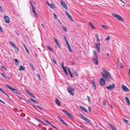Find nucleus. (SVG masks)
<instances>
[{
  "instance_id": "obj_17",
  "label": "nucleus",
  "mask_w": 130,
  "mask_h": 130,
  "mask_svg": "<svg viewBox=\"0 0 130 130\" xmlns=\"http://www.w3.org/2000/svg\"><path fill=\"white\" fill-rule=\"evenodd\" d=\"M46 47L49 50L51 51V52H54V51L48 45H46Z\"/></svg>"
},
{
  "instance_id": "obj_21",
  "label": "nucleus",
  "mask_w": 130,
  "mask_h": 130,
  "mask_svg": "<svg viewBox=\"0 0 130 130\" xmlns=\"http://www.w3.org/2000/svg\"><path fill=\"white\" fill-rule=\"evenodd\" d=\"M1 74L5 78H8L9 79H10V77H8L7 76L5 75L4 74L2 73H1Z\"/></svg>"
},
{
  "instance_id": "obj_48",
  "label": "nucleus",
  "mask_w": 130,
  "mask_h": 130,
  "mask_svg": "<svg viewBox=\"0 0 130 130\" xmlns=\"http://www.w3.org/2000/svg\"><path fill=\"white\" fill-rule=\"evenodd\" d=\"M25 49L26 50V51L27 52V53L28 54H30V53H29V50H28V49L27 48H25Z\"/></svg>"
},
{
  "instance_id": "obj_49",
  "label": "nucleus",
  "mask_w": 130,
  "mask_h": 130,
  "mask_svg": "<svg viewBox=\"0 0 130 130\" xmlns=\"http://www.w3.org/2000/svg\"><path fill=\"white\" fill-rule=\"evenodd\" d=\"M33 13L37 17L38 14L37 12H36V11H34L33 12Z\"/></svg>"
},
{
  "instance_id": "obj_19",
  "label": "nucleus",
  "mask_w": 130,
  "mask_h": 130,
  "mask_svg": "<svg viewBox=\"0 0 130 130\" xmlns=\"http://www.w3.org/2000/svg\"><path fill=\"white\" fill-rule=\"evenodd\" d=\"M62 68L63 69V71H64V73H65V74L66 75H68V74L67 72V69L66 68L64 67H63V68Z\"/></svg>"
},
{
  "instance_id": "obj_58",
  "label": "nucleus",
  "mask_w": 130,
  "mask_h": 130,
  "mask_svg": "<svg viewBox=\"0 0 130 130\" xmlns=\"http://www.w3.org/2000/svg\"><path fill=\"white\" fill-rule=\"evenodd\" d=\"M88 100L89 102L90 101V97L88 96H87Z\"/></svg>"
},
{
  "instance_id": "obj_15",
  "label": "nucleus",
  "mask_w": 130,
  "mask_h": 130,
  "mask_svg": "<svg viewBox=\"0 0 130 130\" xmlns=\"http://www.w3.org/2000/svg\"><path fill=\"white\" fill-rule=\"evenodd\" d=\"M89 24L92 29H95V27L94 26L91 22H89Z\"/></svg>"
},
{
  "instance_id": "obj_39",
  "label": "nucleus",
  "mask_w": 130,
  "mask_h": 130,
  "mask_svg": "<svg viewBox=\"0 0 130 130\" xmlns=\"http://www.w3.org/2000/svg\"><path fill=\"white\" fill-rule=\"evenodd\" d=\"M31 7H32V12H33L34 11H36V10H35V8L33 6Z\"/></svg>"
},
{
  "instance_id": "obj_11",
  "label": "nucleus",
  "mask_w": 130,
  "mask_h": 130,
  "mask_svg": "<svg viewBox=\"0 0 130 130\" xmlns=\"http://www.w3.org/2000/svg\"><path fill=\"white\" fill-rule=\"evenodd\" d=\"M98 58H93V61L94 63L96 65L98 64Z\"/></svg>"
},
{
  "instance_id": "obj_25",
  "label": "nucleus",
  "mask_w": 130,
  "mask_h": 130,
  "mask_svg": "<svg viewBox=\"0 0 130 130\" xmlns=\"http://www.w3.org/2000/svg\"><path fill=\"white\" fill-rule=\"evenodd\" d=\"M110 126L111 128L113 130H117L111 124H110Z\"/></svg>"
},
{
  "instance_id": "obj_12",
  "label": "nucleus",
  "mask_w": 130,
  "mask_h": 130,
  "mask_svg": "<svg viewBox=\"0 0 130 130\" xmlns=\"http://www.w3.org/2000/svg\"><path fill=\"white\" fill-rule=\"evenodd\" d=\"M104 73L108 76L109 77L111 78V79L113 80V78L108 73V72L105 69L104 70Z\"/></svg>"
},
{
  "instance_id": "obj_53",
  "label": "nucleus",
  "mask_w": 130,
  "mask_h": 130,
  "mask_svg": "<svg viewBox=\"0 0 130 130\" xmlns=\"http://www.w3.org/2000/svg\"><path fill=\"white\" fill-rule=\"evenodd\" d=\"M37 76L38 77V78L39 79V80H41V79L40 75L39 74H38L37 75Z\"/></svg>"
},
{
  "instance_id": "obj_63",
  "label": "nucleus",
  "mask_w": 130,
  "mask_h": 130,
  "mask_svg": "<svg viewBox=\"0 0 130 130\" xmlns=\"http://www.w3.org/2000/svg\"><path fill=\"white\" fill-rule=\"evenodd\" d=\"M75 74L76 76V77H78V75L77 74V72L76 71H75Z\"/></svg>"
},
{
  "instance_id": "obj_16",
  "label": "nucleus",
  "mask_w": 130,
  "mask_h": 130,
  "mask_svg": "<svg viewBox=\"0 0 130 130\" xmlns=\"http://www.w3.org/2000/svg\"><path fill=\"white\" fill-rule=\"evenodd\" d=\"M68 70L69 72V74L70 75V77L71 78H73V76L72 75V72L71 71L70 69L69 68H68Z\"/></svg>"
},
{
  "instance_id": "obj_23",
  "label": "nucleus",
  "mask_w": 130,
  "mask_h": 130,
  "mask_svg": "<svg viewBox=\"0 0 130 130\" xmlns=\"http://www.w3.org/2000/svg\"><path fill=\"white\" fill-rule=\"evenodd\" d=\"M56 103L59 106L60 105V101L58 99H56L55 101Z\"/></svg>"
},
{
  "instance_id": "obj_10",
  "label": "nucleus",
  "mask_w": 130,
  "mask_h": 130,
  "mask_svg": "<svg viewBox=\"0 0 130 130\" xmlns=\"http://www.w3.org/2000/svg\"><path fill=\"white\" fill-rule=\"evenodd\" d=\"M58 119L61 122L63 123L65 125L68 126V124L66 123L65 121L62 119H61L59 116L58 117Z\"/></svg>"
},
{
  "instance_id": "obj_50",
  "label": "nucleus",
  "mask_w": 130,
  "mask_h": 130,
  "mask_svg": "<svg viewBox=\"0 0 130 130\" xmlns=\"http://www.w3.org/2000/svg\"><path fill=\"white\" fill-rule=\"evenodd\" d=\"M22 43L25 49L26 48H27L25 44L23 43V42H22Z\"/></svg>"
},
{
  "instance_id": "obj_51",
  "label": "nucleus",
  "mask_w": 130,
  "mask_h": 130,
  "mask_svg": "<svg viewBox=\"0 0 130 130\" xmlns=\"http://www.w3.org/2000/svg\"><path fill=\"white\" fill-rule=\"evenodd\" d=\"M88 109L89 111L90 112L91 111V107L90 106H89L88 107Z\"/></svg>"
},
{
  "instance_id": "obj_41",
  "label": "nucleus",
  "mask_w": 130,
  "mask_h": 130,
  "mask_svg": "<svg viewBox=\"0 0 130 130\" xmlns=\"http://www.w3.org/2000/svg\"><path fill=\"white\" fill-rule=\"evenodd\" d=\"M25 91L27 94L30 95L31 94L30 92V91L29 90H25Z\"/></svg>"
},
{
  "instance_id": "obj_31",
  "label": "nucleus",
  "mask_w": 130,
  "mask_h": 130,
  "mask_svg": "<svg viewBox=\"0 0 130 130\" xmlns=\"http://www.w3.org/2000/svg\"><path fill=\"white\" fill-rule=\"evenodd\" d=\"M93 53L95 56V57L96 58H98L97 55L96 54V53L94 50H93Z\"/></svg>"
},
{
  "instance_id": "obj_34",
  "label": "nucleus",
  "mask_w": 130,
  "mask_h": 130,
  "mask_svg": "<svg viewBox=\"0 0 130 130\" xmlns=\"http://www.w3.org/2000/svg\"><path fill=\"white\" fill-rule=\"evenodd\" d=\"M47 123L51 125L52 124L48 120L45 119H43Z\"/></svg>"
},
{
  "instance_id": "obj_4",
  "label": "nucleus",
  "mask_w": 130,
  "mask_h": 130,
  "mask_svg": "<svg viewBox=\"0 0 130 130\" xmlns=\"http://www.w3.org/2000/svg\"><path fill=\"white\" fill-rule=\"evenodd\" d=\"M6 86L10 90L13 91L15 93H16L18 91L16 89L14 88H13L10 87L9 85L7 84L6 85Z\"/></svg>"
},
{
  "instance_id": "obj_45",
  "label": "nucleus",
  "mask_w": 130,
  "mask_h": 130,
  "mask_svg": "<svg viewBox=\"0 0 130 130\" xmlns=\"http://www.w3.org/2000/svg\"><path fill=\"white\" fill-rule=\"evenodd\" d=\"M30 100L31 101H32V102H34V103H35V102H36V101L34 100V99H32V98H30Z\"/></svg>"
},
{
  "instance_id": "obj_56",
  "label": "nucleus",
  "mask_w": 130,
  "mask_h": 130,
  "mask_svg": "<svg viewBox=\"0 0 130 130\" xmlns=\"http://www.w3.org/2000/svg\"><path fill=\"white\" fill-rule=\"evenodd\" d=\"M69 88L71 89L73 91H75L74 89V88H72L71 87H69Z\"/></svg>"
},
{
  "instance_id": "obj_8",
  "label": "nucleus",
  "mask_w": 130,
  "mask_h": 130,
  "mask_svg": "<svg viewBox=\"0 0 130 130\" xmlns=\"http://www.w3.org/2000/svg\"><path fill=\"white\" fill-rule=\"evenodd\" d=\"M5 22L7 23H10V20L9 17L6 15H4V16Z\"/></svg>"
},
{
  "instance_id": "obj_14",
  "label": "nucleus",
  "mask_w": 130,
  "mask_h": 130,
  "mask_svg": "<svg viewBox=\"0 0 130 130\" xmlns=\"http://www.w3.org/2000/svg\"><path fill=\"white\" fill-rule=\"evenodd\" d=\"M54 39L55 41V42L56 43L58 47H60V45L59 44V43H58V41H57V40L56 39V38H54Z\"/></svg>"
},
{
  "instance_id": "obj_20",
  "label": "nucleus",
  "mask_w": 130,
  "mask_h": 130,
  "mask_svg": "<svg viewBox=\"0 0 130 130\" xmlns=\"http://www.w3.org/2000/svg\"><path fill=\"white\" fill-rule=\"evenodd\" d=\"M66 45L68 47V48L69 49L70 52H72V51L71 50V47L69 43L67 44Z\"/></svg>"
},
{
  "instance_id": "obj_1",
  "label": "nucleus",
  "mask_w": 130,
  "mask_h": 130,
  "mask_svg": "<svg viewBox=\"0 0 130 130\" xmlns=\"http://www.w3.org/2000/svg\"><path fill=\"white\" fill-rule=\"evenodd\" d=\"M62 111L66 115H67L71 119L73 120L74 119L73 115L70 113L68 112L66 110L63 109L62 110Z\"/></svg>"
},
{
  "instance_id": "obj_36",
  "label": "nucleus",
  "mask_w": 130,
  "mask_h": 130,
  "mask_svg": "<svg viewBox=\"0 0 130 130\" xmlns=\"http://www.w3.org/2000/svg\"><path fill=\"white\" fill-rule=\"evenodd\" d=\"M110 39V37L109 36H108L105 39V40L107 41H108Z\"/></svg>"
},
{
  "instance_id": "obj_22",
  "label": "nucleus",
  "mask_w": 130,
  "mask_h": 130,
  "mask_svg": "<svg viewBox=\"0 0 130 130\" xmlns=\"http://www.w3.org/2000/svg\"><path fill=\"white\" fill-rule=\"evenodd\" d=\"M25 68L22 66H21L20 68L19 69V71H20L22 70H25Z\"/></svg>"
},
{
  "instance_id": "obj_33",
  "label": "nucleus",
  "mask_w": 130,
  "mask_h": 130,
  "mask_svg": "<svg viewBox=\"0 0 130 130\" xmlns=\"http://www.w3.org/2000/svg\"><path fill=\"white\" fill-rule=\"evenodd\" d=\"M123 121L125 122H126V123L127 124H128L129 122H128V121L127 120H126V119H125L124 118H123Z\"/></svg>"
},
{
  "instance_id": "obj_59",
  "label": "nucleus",
  "mask_w": 130,
  "mask_h": 130,
  "mask_svg": "<svg viewBox=\"0 0 130 130\" xmlns=\"http://www.w3.org/2000/svg\"><path fill=\"white\" fill-rule=\"evenodd\" d=\"M0 90L2 92L4 93L5 92L1 88H0Z\"/></svg>"
},
{
  "instance_id": "obj_2",
  "label": "nucleus",
  "mask_w": 130,
  "mask_h": 130,
  "mask_svg": "<svg viewBox=\"0 0 130 130\" xmlns=\"http://www.w3.org/2000/svg\"><path fill=\"white\" fill-rule=\"evenodd\" d=\"M112 15L114 17L117 18L118 20L123 22L124 20L119 15L115 13H112Z\"/></svg>"
},
{
  "instance_id": "obj_29",
  "label": "nucleus",
  "mask_w": 130,
  "mask_h": 130,
  "mask_svg": "<svg viewBox=\"0 0 130 130\" xmlns=\"http://www.w3.org/2000/svg\"><path fill=\"white\" fill-rule=\"evenodd\" d=\"M61 27L66 32H67V28L66 27H64L63 26H61Z\"/></svg>"
},
{
  "instance_id": "obj_43",
  "label": "nucleus",
  "mask_w": 130,
  "mask_h": 130,
  "mask_svg": "<svg viewBox=\"0 0 130 130\" xmlns=\"http://www.w3.org/2000/svg\"><path fill=\"white\" fill-rule=\"evenodd\" d=\"M85 121L86 122H87L89 123L90 124V122L89 121V120L87 119V118L85 120Z\"/></svg>"
},
{
  "instance_id": "obj_44",
  "label": "nucleus",
  "mask_w": 130,
  "mask_h": 130,
  "mask_svg": "<svg viewBox=\"0 0 130 130\" xmlns=\"http://www.w3.org/2000/svg\"><path fill=\"white\" fill-rule=\"evenodd\" d=\"M68 17H69V18L72 21H73L72 20V17L69 14V16H68Z\"/></svg>"
},
{
  "instance_id": "obj_35",
  "label": "nucleus",
  "mask_w": 130,
  "mask_h": 130,
  "mask_svg": "<svg viewBox=\"0 0 130 130\" xmlns=\"http://www.w3.org/2000/svg\"><path fill=\"white\" fill-rule=\"evenodd\" d=\"M79 108L83 111L84 110V109L85 108L84 107H83V106H80L79 107Z\"/></svg>"
},
{
  "instance_id": "obj_9",
  "label": "nucleus",
  "mask_w": 130,
  "mask_h": 130,
  "mask_svg": "<svg viewBox=\"0 0 130 130\" xmlns=\"http://www.w3.org/2000/svg\"><path fill=\"white\" fill-rule=\"evenodd\" d=\"M95 45L96 48L98 51V52L100 53V43H99L98 44L95 43Z\"/></svg>"
},
{
  "instance_id": "obj_52",
  "label": "nucleus",
  "mask_w": 130,
  "mask_h": 130,
  "mask_svg": "<svg viewBox=\"0 0 130 130\" xmlns=\"http://www.w3.org/2000/svg\"><path fill=\"white\" fill-rule=\"evenodd\" d=\"M92 85L94 86V87H95V86H96L95 84V83L93 81H92Z\"/></svg>"
},
{
  "instance_id": "obj_60",
  "label": "nucleus",
  "mask_w": 130,
  "mask_h": 130,
  "mask_svg": "<svg viewBox=\"0 0 130 130\" xmlns=\"http://www.w3.org/2000/svg\"><path fill=\"white\" fill-rule=\"evenodd\" d=\"M53 14L54 15V18H57V16L55 14V13H53Z\"/></svg>"
},
{
  "instance_id": "obj_32",
  "label": "nucleus",
  "mask_w": 130,
  "mask_h": 130,
  "mask_svg": "<svg viewBox=\"0 0 130 130\" xmlns=\"http://www.w3.org/2000/svg\"><path fill=\"white\" fill-rule=\"evenodd\" d=\"M117 63L118 66H119L120 65H121V63L119 62V60L118 58L117 59Z\"/></svg>"
},
{
  "instance_id": "obj_61",
  "label": "nucleus",
  "mask_w": 130,
  "mask_h": 130,
  "mask_svg": "<svg viewBox=\"0 0 130 130\" xmlns=\"http://www.w3.org/2000/svg\"><path fill=\"white\" fill-rule=\"evenodd\" d=\"M0 11L2 12L3 11L2 7L0 6Z\"/></svg>"
},
{
  "instance_id": "obj_30",
  "label": "nucleus",
  "mask_w": 130,
  "mask_h": 130,
  "mask_svg": "<svg viewBox=\"0 0 130 130\" xmlns=\"http://www.w3.org/2000/svg\"><path fill=\"white\" fill-rule=\"evenodd\" d=\"M9 43L12 46H13V47H14L15 48H16V47L15 45V44L13 43L12 42L10 41V42Z\"/></svg>"
},
{
  "instance_id": "obj_28",
  "label": "nucleus",
  "mask_w": 130,
  "mask_h": 130,
  "mask_svg": "<svg viewBox=\"0 0 130 130\" xmlns=\"http://www.w3.org/2000/svg\"><path fill=\"white\" fill-rule=\"evenodd\" d=\"M35 119L37 121H38V122H39L40 123H41L42 124H44V123L42 122V121L36 118H35Z\"/></svg>"
},
{
  "instance_id": "obj_7",
  "label": "nucleus",
  "mask_w": 130,
  "mask_h": 130,
  "mask_svg": "<svg viewBox=\"0 0 130 130\" xmlns=\"http://www.w3.org/2000/svg\"><path fill=\"white\" fill-rule=\"evenodd\" d=\"M106 87L108 90H111L112 89L115 88V85L114 84H113L112 85H110L109 86H107Z\"/></svg>"
},
{
  "instance_id": "obj_54",
  "label": "nucleus",
  "mask_w": 130,
  "mask_h": 130,
  "mask_svg": "<svg viewBox=\"0 0 130 130\" xmlns=\"http://www.w3.org/2000/svg\"><path fill=\"white\" fill-rule=\"evenodd\" d=\"M30 95L31 96H32V97H33L34 98H36V96L35 95H32V94H31Z\"/></svg>"
},
{
  "instance_id": "obj_57",
  "label": "nucleus",
  "mask_w": 130,
  "mask_h": 130,
  "mask_svg": "<svg viewBox=\"0 0 130 130\" xmlns=\"http://www.w3.org/2000/svg\"><path fill=\"white\" fill-rule=\"evenodd\" d=\"M52 61L54 62V63H55V64H57V63H56V61L54 59H53L52 60Z\"/></svg>"
},
{
  "instance_id": "obj_64",
  "label": "nucleus",
  "mask_w": 130,
  "mask_h": 130,
  "mask_svg": "<svg viewBox=\"0 0 130 130\" xmlns=\"http://www.w3.org/2000/svg\"><path fill=\"white\" fill-rule=\"evenodd\" d=\"M63 65H64L63 63H61V66L62 68H63V67H64Z\"/></svg>"
},
{
  "instance_id": "obj_40",
  "label": "nucleus",
  "mask_w": 130,
  "mask_h": 130,
  "mask_svg": "<svg viewBox=\"0 0 130 130\" xmlns=\"http://www.w3.org/2000/svg\"><path fill=\"white\" fill-rule=\"evenodd\" d=\"M31 7H32V12H33L34 11H36V10H35V8L33 6Z\"/></svg>"
},
{
  "instance_id": "obj_5",
  "label": "nucleus",
  "mask_w": 130,
  "mask_h": 130,
  "mask_svg": "<svg viewBox=\"0 0 130 130\" xmlns=\"http://www.w3.org/2000/svg\"><path fill=\"white\" fill-rule=\"evenodd\" d=\"M100 83L101 85H104L106 84V82L103 78H101L100 79Z\"/></svg>"
},
{
  "instance_id": "obj_38",
  "label": "nucleus",
  "mask_w": 130,
  "mask_h": 130,
  "mask_svg": "<svg viewBox=\"0 0 130 130\" xmlns=\"http://www.w3.org/2000/svg\"><path fill=\"white\" fill-rule=\"evenodd\" d=\"M106 101L105 100H104L103 102V105L105 106L106 105Z\"/></svg>"
},
{
  "instance_id": "obj_62",
  "label": "nucleus",
  "mask_w": 130,
  "mask_h": 130,
  "mask_svg": "<svg viewBox=\"0 0 130 130\" xmlns=\"http://www.w3.org/2000/svg\"><path fill=\"white\" fill-rule=\"evenodd\" d=\"M51 126H52L53 127H54V128H55V129H58V128H57L56 127H55V126H54L53 125H52V124H51Z\"/></svg>"
},
{
  "instance_id": "obj_47",
  "label": "nucleus",
  "mask_w": 130,
  "mask_h": 130,
  "mask_svg": "<svg viewBox=\"0 0 130 130\" xmlns=\"http://www.w3.org/2000/svg\"><path fill=\"white\" fill-rule=\"evenodd\" d=\"M105 78L106 80H107L108 81H110V79L107 76Z\"/></svg>"
},
{
  "instance_id": "obj_3",
  "label": "nucleus",
  "mask_w": 130,
  "mask_h": 130,
  "mask_svg": "<svg viewBox=\"0 0 130 130\" xmlns=\"http://www.w3.org/2000/svg\"><path fill=\"white\" fill-rule=\"evenodd\" d=\"M122 89L125 92H128L129 91V90L125 86L122 85Z\"/></svg>"
},
{
  "instance_id": "obj_46",
  "label": "nucleus",
  "mask_w": 130,
  "mask_h": 130,
  "mask_svg": "<svg viewBox=\"0 0 130 130\" xmlns=\"http://www.w3.org/2000/svg\"><path fill=\"white\" fill-rule=\"evenodd\" d=\"M1 67L2 69L4 70H5L7 71V70L6 68L5 67H3L2 66H1Z\"/></svg>"
},
{
  "instance_id": "obj_26",
  "label": "nucleus",
  "mask_w": 130,
  "mask_h": 130,
  "mask_svg": "<svg viewBox=\"0 0 130 130\" xmlns=\"http://www.w3.org/2000/svg\"><path fill=\"white\" fill-rule=\"evenodd\" d=\"M64 40L66 42V45L69 44L68 41V40L67 39V38L65 36H64Z\"/></svg>"
},
{
  "instance_id": "obj_27",
  "label": "nucleus",
  "mask_w": 130,
  "mask_h": 130,
  "mask_svg": "<svg viewBox=\"0 0 130 130\" xmlns=\"http://www.w3.org/2000/svg\"><path fill=\"white\" fill-rule=\"evenodd\" d=\"M50 7L52 9L55 8V5L51 3L50 5Z\"/></svg>"
},
{
  "instance_id": "obj_18",
  "label": "nucleus",
  "mask_w": 130,
  "mask_h": 130,
  "mask_svg": "<svg viewBox=\"0 0 130 130\" xmlns=\"http://www.w3.org/2000/svg\"><path fill=\"white\" fill-rule=\"evenodd\" d=\"M126 101L128 104H130V102L129 99L127 97L125 96V97Z\"/></svg>"
},
{
  "instance_id": "obj_42",
  "label": "nucleus",
  "mask_w": 130,
  "mask_h": 130,
  "mask_svg": "<svg viewBox=\"0 0 130 130\" xmlns=\"http://www.w3.org/2000/svg\"><path fill=\"white\" fill-rule=\"evenodd\" d=\"M102 75L105 78L106 76H107L104 73L102 74Z\"/></svg>"
},
{
  "instance_id": "obj_55",
  "label": "nucleus",
  "mask_w": 130,
  "mask_h": 130,
  "mask_svg": "<svg viewBox=\"0 0 130 130\" xmlns=\"http://www.w3.org/2000/svg\"><path fill=\"white\" fill-rule=\"evenodd\" d=\"M65 12L67 16H69V13H68V12L66 11H65Z\"/></svg>"
},
{
  "instance_id": "obj_37",
  "label": "nucleus",
  "mask_w": 130,
  "mask_h": 130,
  "mask_svg": "<svg viewBox=\"0 0 130 130\" xmlns=\"http://www.w3.org/2000/svg\"><path fill=\"white\" fill-rule=\"evenodd\" d=\"M102 26L105 29H108V27L104 25H102Z\"/></svg>"
},
{
  "instance_id": "obj_24",
  "label": "nucleus",
  "mask_w": 130,
  "mask_h": 130,
  "mask_svg": "<svg viewBox=\"0 0 130 130\" xmlns=\"http://www.w3.org/2000/svg\"><path fill=\"white\" fill-rule=\"evenodd\" d=\"M14 60L15 62V63L16 65L19 66V63L18 60L17 59H14Z\"/></svg>"
},
{
  "instance_id": "obj_6",
  "label": "nucleus",
  "mask_w": 130,
  "mask_h": 130,
  "mask_svg": "<svg viewBox=\"0 0 130 130\" xmlns=\"http://www.w3.org/2000/svg\"><path fill=\"white\" fill-rule=\"evenodd\" d=\"M60 3L61 4L62 6L64 7V8L67 10L68 9V7L66 3L63 2L62 0H60Z\"/></svg>"
},
{
  "instance_id": "obj_13",
  "label": "nucleus",
  "mask_w": 130,
  "mask_h": 130,
  "mask_svg": "<svg viewBox=\"0 0 130 130\" xmlns=\"http://www.w3.org/2000/svg\"><path fill=\"white\" fill-rule=\"evenodd\" d=\"M67 90L68 92L71 95H74V93L72 92V90L70 89L69 88H67Z\"/></svg>"
}]
</instances>
